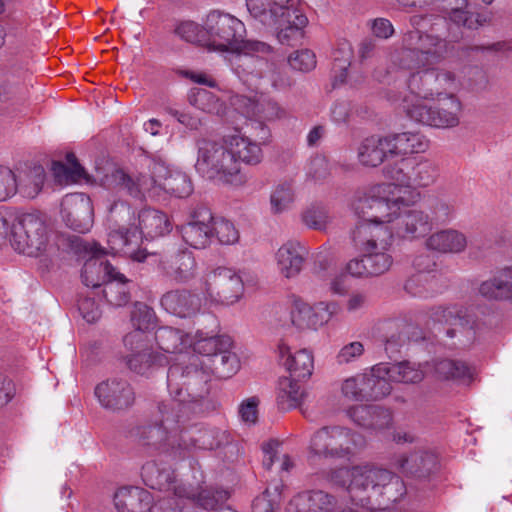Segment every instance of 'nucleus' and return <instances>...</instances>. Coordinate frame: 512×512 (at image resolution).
<instances>
[{
    "label": "nucleus",
    "mask_w": 512,
    "mask_h": 512,
    "mask_svg": "<svg viewBox=\"0 0 512 512\" xmlns=\"http://www.w3.org/2000/svg\"><path fill=\"white\" fill-rule=\"evenodd\" d=\"M304 397V390L295 378L283 377L277 388V404L283 410L296 408Z\"/></svg>",
    "instance_id": "41"
},
{
    "label": "nucleus",
    "mask_w": 512,
    "mask_h": 512,
    "mask_svg": "<svg viewBox=\"0 0 512 512\" xmlns=\"http://www.w3.org/2000/svg\"><path fill=\"white\" fill-rule=\"evenodd\" d=\"M66 162V164L61 162L53 163L52 172L56 182L61 185H67L81 180H88L83 167H81L77 162V159L73 154H68L66 156Z\"/></svg>",
    "instance_id": "42"
},
{
    "label": "nucleus",
    "mask_w": 512,
    "mask_h": 512,
    "mask_svg": "<svg viewBox=\"0 0 512 512\" xmlns=\"http://www.w3.org/2000/svg\"><path fill=\"white\" fill-rule=\"evenodd\" d=\"M94 394L100 405L109 410H121L130 407L135 399L130 384L118 378L108 379L95 387Z\"/></svg>",
    "instance_id": "23"
},
{
    "label": "nucleus",
    "mask_w": 512,
    "mask_h": 512,
    "mask_svg": "<svg viewBox=\"0 0 512 512\" xmlns=\"http://www.w3.org/2000/svg\"><path fill=\"white\" fill-rule=\"evenodd\" d=\"M156 349L153 361L164 365L171 361L173 356L187 355L191 361L190 366L186 367L187 375L191 373L193 368L195 372L198 370V362L200 354L213 353L220 339L216 330L203 332L197 330L194 334L185 332L182 329L164 326L155 332Z\"/></svg>",
    "instance_id": "6"
},
{
    "label": "nucleus",
    "mask_w": 512,
    "mask_h": 512,
    "mask_svg": "<svg viewBox=\"0 0 512 512\" xmlns=\"http://www.w3.org/2000/svg\"><path fill=\"white\" fill-rule=\"evenodd\" d=\"M50 238V230L38 214H22L11 222L10 243L19 253L30 257L40 256L48 250Z\"/></svg>",
    "instance_id": "12"
},
{
    "label": "nucleus",
    "mask_w": 512,
    "mask_h": 512,
    "mask_svg": "<svg viewBox=\"0 0 512 512\" xmlns=\"http://www.w3.org/2000/svg\"><path fill=\"white\" fill-rule=\"evenodd\" d=\"M90 258L85 262L82 270V281L87 287L96 288L105 284L111 277L123 280L124 275L118 272L108 261L103 259L106 253L97 243H87L84 246Z\"/></svg>",
    "instance_id": "20"
},
{
    "label": "nucleus",
    "mask_w": 512,
    "mask_h": 512,
    "mask_svg": "<svg viewBox=\"0 0 512 512\" xmlns=\"http://www.w3.org/2000/svg\"><path fill=\"white\" fill-rule=\"evenodd\" d=\"M330 173V163L324 155L311 157L305 166L306 180L314 184L325 182L329 178Z\"/></svg>",
    "instance_id": "47"
},
{
    "label": "nucleus",
    "mask_w": 512,
    "mask_h": 512,
    "mask_svg": "<svg viewBox=\"0 0 512 512\" xmlns=\"http://www.w3.org/2000/svg\"><path fill=\"white\" fill-rule=\"evenodd\" d=\"M368 306V297L363 292H352L345 301V309L348 314H362Z\"/></svg>",
    "instance_id": "61"
},
{
    "label": "nucleus",
    "mask_w": 512,
    "mask_h": 512,
    "mask_svg": "<svg viewBox=\"0 0 512 512\" xmlns=\"http://www.w3.org/2000/svg\"><path fill=\"white\" fill-rule=\"evenodd\" d=\"M142 478L147 486L152 489L173 491L179 498L193 499L205 509H214L219 499H223L226 494L222 492H212L210 490H202L197 495L187 490L182 485H175L173 472L166 466H160L156 461L146 462L142 467Z\"/></svg>",
    "instance_id": "15"
},
{
    "label": "nucleus",
    "mask_w": 512,
    "mask_h": 512,
    "mask_svg": "<svg viewBox=\"0 0 512 512\" xmlns=\"http://www.w3.org/2000/svg\"><path fill=\"white\" fill-rule=\"evenodd\" d=\"M394 479L389 470L369 463L337 469L330 478L333 484L345 487L352 500L351 506L341 512H372L370 498L381 495Z\"/></svg>",
    "instance_id": "7"
},
{
    "label": "nucleus",
    "mask_w": 512,
    "mask_h": 512,
    "mask_svg": "<svg viewBox=\"0 0 512 512\" xmlns=\"http://www.w3.org/2000/svg\"><path fill=\"white\" fill-rule=\"evenodd\" d=\"M309 510V493L307 492L295 495L285 508V512H308Z\"/></svg>",
    "instance_id": "64"
},
{
    "label": "nucleus",
    "mask_w": 512,
    "mask_h": 512,
    "mask_svg": "<svg viewBox=\"0 0 512 512\" xmlns=\"http://www.w3.org/2000/svg\"><path fill=\"white\" fill-rule=\"evenodd\" d=\"M17 175V193L25 198H35L42 190L45 181V170L42 166L28 167Z\"/></svg>",
    "instance_id": "40"
},
{
    "label": "nucleus",
    "mask_w": 512,
    "mask_h": 512,
    "mask_svg": "<svg viewBox=\"0 0 512 512\" xmlns=\"http://www.w3.org/2000/svg\"><path fill=\"white\" fill-rule=\"evenodd\" d=\"M161 421L153 426L144 428L143 434L149 444L155 446H170L175 444L180 448L215 449L228 440L226 432L214 428H203L182 434L179 420L173 411L160 409Z\"/></svg>",
    "instance_id": "8"
},
{
    "label": "nucleus",
    "mask_w": 512,
    "mask_h": 512,
    "mask_svg": "<svg viewBox=\"0 0 512 512\" xmlns=\"http://www.w3.org/2000/svg\"><path fill=\"white\" fill-rule=\"evenodd\" d=\"M164 273L177 283H187L196 276V262L191 252L181 251L162 263Z\"/></svg>",
    "instance_id": "34"
},
{
    "label": "nucleus",
    "mask_w": 512,
    "mask_h": 512,
    "mask_svg": "<svg viewBox=\"0 0 512 512\" xmlns=\"http://www.w3.org/2000/svg\"><path fill=\"white\" fill-rule=\"evenodd\" d=\"M213 220L212 213L207 208H198L191 215V220L180 226L179 232L186 244L201 249L209 245L212 238L210 226Z\"/></svg>",
    "instance_id": "24"
},
{
    "label": "nucleus",
    "mask_w": 512,
    "mask_h": 512,
    "mask_svg": "<svg viewBox=\"0 0 512 512\" xmlns=\"http://www.w3.org/2000/svg\"><path fill=\"white\" fill-rule=\"evenodd\" d=\"M189 101L193 106L204 112L217 115L228 114L218 97L206 88H193L189 95Z\"/></svg>",
    "instance_id": "45"
},
{
    "label": "nucleus",
    "mask_w": 512,
    "mask_h": 512,
    "mask_svg": "<svg viewBox=\"0 0 512 512\" xmlns=\"http://www.w3.org/2000/svg\"><path fill=\"white\" fill-rule=\"evenodd\" d=\"M282 489V482L269 485L261 495L254 499L252 512H277L281 501Z\"/></svg>",
    "instance_id": "46"
},
{
    "label": "nucleus",
    "mask_w": 512,
    "mask_h": 512,
    "mask_svg": "<svg viewBox=\"0 0 512 512\" xmlns=\"http://www.w3.org/2000/svg\"><path fill=\"white\" fill-rule=\"evenodd\" d=\"M175 33L181 39H183L187 42H191V43L202 42V41L205 42V38H206L203 27L200 28V26L193 21L181 22L175 28Z\"/></svg>",
    "instance_id": "55"
},
{
    "label": "nucleus",
    "mask_w": 512,
    "mask_h": 512,
    "mask_svg": "<svg viewBox=\"0 0 512 512\" xmlns=\"http://www.w3.org/2000/svg\"><path fill=\"white\" fill-rule=\"evenodd\" d=\"M241 63L235 67V73L252 90L265 87L264 81L275 90H281L290 85L287 75L274 64L252 55L239 57Z\"/></svg>",
    "instance_id": "16"
},
{
    "label": "nucleus",
    "mask_w": 512,
    "mask_h": 512,
    "mask_svg": "<svg viewBox=\"0 0 512 512\" xmlns=\"http://www.w3.org/2000/svg\"><path fill=\"white\" fill-rule=\"evenodd\" d=\"M161 305L171 315L190 318L200 311L201 300L187 290H172L162 296Z\"/></svg>",
    "instance_id": "29"
},
{
    "label": "nucleus",
    "mask_w": 512,
    "mask_h": 512,
    "mask_svg": "<svg viewBox=\"0 0 512 512\" xmlns=\"http://www.w3.org/2000/svg\"><path fill=\"white\" fill-rule=\"evenodd\" d=\"M384 174L398 189L416 190L433 185L438 178V167L426 158H403L384 168Z\"/></svg>",
    "instance_id": "13"
},
{
    "label": "nucleus",
    "mask_w": 512,
    "mask_h": 512,
    "mask_svg": "<svg viewBox=\"0 0 512 512\" xmlns=\"http://www.w3.org/2000/svg\"><path fill=\"white\" fill-rule=\"evenodd\" d=\"M419 199L417 190L402 191L388 183L371 184L354 193L349 207L356 221L350 238L361 256L346 264L350 275L368 277L384 274L394 262L395 235L414 240L432 230L433 222L427 212L406 209Z\"/></svg>",
    "instance_id": "1"
},
{
    "label": "nucleus",
    "mask_w": 512,
    "mask_h": 512,
    "mask_svg": "<svg viewBox=\"0 0 512 512\" xmlns=\"http://www.w3.org/2000/svg\"><path fill=\"white\" fill-rule=\"evenodd\" d=\"M416 451L412 453H401L394 457L392 465L395 469L406 474H417L419 473V464Z\"/></svg>",
    "instance_id": "58"
},
{
    "label": "nucleus",
    "mask_w": 512,
    "mask_h": 512,
    "mask_svg": "<svg viewBox=\"0 0 512 512\" xmlns=\"http://www.w3.org/2000/svg\"><path fill=\"white\" fill-rule=\"evenodd\" d=\"M365 353V345L361 341L348 342L340 347L335 355L339 366H346L358 362Z\"/></svg>",
    "instance_id": "50"
},
{
    "label": "nucleus",
    "mask_w": 512,
    "mask_h": 512,
    "mask_svg": "<svg viewBox=\"0 0 512 512\" xmlns=\"http://www.w3.org/2000/svg\"><path fill=\"white\" fill-rule=\"evenodd\" d=\"M446 50L444 38L415 28L405 33L400 48L389 54L387 70L375 73L377 81L391 83L397 78L394 74L408 72L399 107L411 121L443 130L457 127L463 113L457 75L448 69L427 67L429 56L440 57Z\"/></svg>",
    "instance_id": "2"
},
{
    "label": "nucleus",
    "mask_w": 512,
    "mask_h": 512,
    "mask_svg": "<svg viewBox=\"0 0 512 512\" xmlns=\"http://www.w3.org/2000/svg\"><path fill=\"white\" fill-rule=\"evenodd\" d=\"M79 310L88 323H94L101 317L99 306L93 299L85 298L79 304Z\"/></svg>",
    "instance_id": "63"
},
{
    "label": "nucleus",
    "mask_w": 512,
    "mask_h": 512,
    "mask_svg": "<svg viewBox=\"0 0 512 512\" xmlns=\"http://www.w3.org/2000/svg\"><path fill=\"white\" fill-rule=\"evenodd\" d=\"M340 310L336 301H320L315 305L296 299L291 310V321L301 330L318 331L326 326Z\"/></svg>",
    "instance_id": "17"
},
{
    "label": "nucleus",
    "mask_w": 512,
    "mask_h": 512,
    "mask_svg": "<svg viewBox=\"0 0 512 512\" xmlns=\"http://www.w3.org/2000/svg\"><path fill=\"white\" fill-rule=\"evenodd\" d=\"M290 66L299 71L307 72L316 67V56L309 49L295 51L289 57Z\"/></svg>",
    "instance_id": "56"
},
{
    "label": "nucleus",
    "mask_w": 512,
    "mask_h": 512,
    "mask_svg": "<svg viewBox=\"0 0 512 512\" xmlns=\"http://www.w3.org/2000/svg\"><path fill=\"white\" fill-rule=\"evenodd\" d=\"M357 160L365 167H378L392 157L388 136H370L362 140L357 147Z\"/></svg>",
    "instance_id": "28"
},
{
    "label": "nucleus",
    "mask_w": 512,
    "mask_h": 512,
    "mask_svg": "<svg viewBox=\"0 0 512 512\" xmlns=\"http://www.w3.org/2000/svg\"><path fill=\"white\" fill-rule=\"evenodd\" d=\"M368 26L371 33L378 39L387 40L395 33L393 24L386 18L379 17L372 19L368 22Z\"/></svg>",
    "instance_id": "60"
},
{
    "label": "nucleus",
    "mask_w": 512,
    "mask_h": 512,
    "mask_svg": "<svg viewBox=\"0 0 512 512\" xmlns=\"http://www.w3.org/2000/svg\"><path fill=\"white\" fill-rule=\"evenodd\" d=\"M366 446L363 435L343 426H325L310 440V454L329 459H351Z\"/></svg>",
    "instance_id": "11"
},
{
    "label": "nucleus",
    "mask_w": 512,
    "mask_h": 512,
    "mask_svg": "<svg viewBox=\"0 0 512 512\" xmlns=\"http://www.w3.org/2000/svg\"><path fill=\"white\" fill-rule=\"evenodd\" d=\"M95 178L107 189L126 191L134 198L158 197L162 191L178 198H184L193 191L192 182L187 174L178 170H170L163 163L153 164L151 177L127 174L122 169L109 167L105 174L97 169Z\"/></svg>",
    "instance_id": "4"
},
{
    "label": "nucleus",
    "mask_w": 512,
    "mask_h": 512,
    "mask_svg": "<svg viewBox=\"0 0 512 512\" xmlns=\"http://www.w3.org/2000/svg\"><path fill=\"white\" fill-rule=\"evenodd\" d=\"M126 358L129 369L138 374H145L148 371V369L154 364L159 365V363L153 361L155 358L154 350L137 353L130 352V354H128Z\"/></svg>",
    "instance_id": "53"
},
{
    "label": "nucleus",
    "mask_w": 512,
    "mask_h": 512,
    "mask_svg": "<svg viewBox=\"0 0 512 512\" xmlns=\"http://www.w3.org/2000/svg\"><path fill=\"white\" fill-rule=\"evenodd\" d=\"M17 175L8 166L0 165V202L17 194Z\"/></svg>",
    "instance_id": "52"
},
{
    "label": "nucleus",
    "mask_w": 512,
    "mask_h": 512,
    "mask_svg": "<svg viewBox=\"0 0 512 512\" xmlns=\"http://www.w3.org/2000/svg\"><path fill=\"white\" fill-rule=\"evenodd\" d=\"M277 272L286 279L297 277L304 263V248L300 243L288 241L282 244L274 254Z\"/></svg>",
    "instance_id": "27"
},
{
    "label": "nucleus",
    "mask_w": 512,
    "mask_h": 512,
    "mask_svg": "<svg viewBox=\"0 0 512 512\" xmlns=\"http://www.w3.org/2000/svg\"><path fill=\"white\" fill-rule=\"evenodd\" d=\"M156 315L146 304L137 302L131 312V323L135 329L148 331L155 325Z\"/></svg>",
    "instance_id": "51"
},
{
    "label": "nucleus",
    "mask_w": 512,
    "mask_h": 512,
    "mask_svg": "<svg viewBox=\"0 0 512 512\" xmlns=\"http://www.w3.org/2000/svg\"><path fill=\"white\" fill-rule=\"evenodd\" d=\"M433 375L439 381L454 385H469L473 380V372L464 362L453 359L437 361L433 366Z\"/></svg>",
    "instance_id": "35"
},
{
    "label": "nucleus",
    "mask_w": 512,
    "mask_h": 512,
    "mask_svg": "<svg viewBox=\"0 0 512 512\" xmlns=\"http://www.w3.org/2000/svg\"><path fill=\"white\" fill-rule=\"evenodd\" d=\"M211 222L212 236L215 235L221 244L233 245L238 242L239 232L231 221L223 218H213Z\"/></svg>",
    "instance_id": "49"
},
{
    "label": "nucleus",
    "mask_w": 512,
    "mask_h": 512,
    "mask_svg": "<svg viewBox=\"0 0 512 512\" xmlns=\"http://www.w3.org/2000/svg\"><path fill=\"white\" fill-rule=\"evenodd\" d=\"M230 104L243 117L260 122H274L286 116L285 109L271 99L260 101L244 95H234L230 98Z\"/></svg>",
    "instance_id": "21"
},
{
    "label": "nucleus",
    "mask_w": 512,
    "mask_h": 512,
    "mask_svg": "<svg viewBox=\"0 0 512 512\" xmlns=\"http://www.w3.org/2000/svg\"><path fill=\"white\" fill-rule=\"evenodd\" d=\"M60 215L68 228L79 233L88 232L94 222L91 199L83 193L66 195L61 202Z\"/></svg>",
    "instance_id": "19"
},
{
    "label": "nucleus",
    "mask_w": 512,
    "mask_h": 512,
    "mask_svg": "<svg viewBox=\"0 0 512 512\" xmlns=\"http://www.w3.org/2000/svg\"><path fill=\"white\" fill-rule=\"evenodd\" d=\"M393 156L399 154L423 153L429 147V141L420 133L403 132L389 135Z\"/></svg>",
    "instance_id": "39"
},
{
    "label": "nucleus",
    "mask_w": 512,
    "mask_h": 512,
    "mask_svg": "<svg viewBox=\"0 0 512 512\" xmlns=\"http://www.w3.org/2000/svg\"><path fill=\"white\" fill-rule=\"evenodd\" d=\"M417 273L413 275L406 283V289L414 294H422L421 290H417L418 286H422L425 291H434V282L436 280L435 263L428 256H420L414 261Z\"/></svg>",
    "instance_id": "38"
},
{
    "label": "nucleus",
    "mask_w": 512,
    "mask_h": 512,
    "mask_svg": "<svg viewBox=\"0 0 512 512\" xmlns=\"http://www.w3.org/2000/svg\"><path fill=\"white\" fill-rule=\"evenodd\" d=\"M259 398L256 396L244 399L239 406V415L243 422L255 424L258 418Z\"/></svg>",
    "instance_id": "59"
},
{
    "label": "nucleus",
    "mask_w": 512,
    "mask_h": 512,
    "mask_svg": "<svg viewBox=\"0 0 512 512\" xmlns=\"http://www.w3.org/2000/svg\"><path fill=\"white\" fill-rule=\"evenodd\" d=\"M225 137L229 150L238 164V169L241 170V164L256 166L263 161L262 146L268 143V137L262 141H256L239 129L226 133Z\"/></svg>",
    "instance_id": "22"
},
{
    "label": "nucleus",
    "mask_w": 512,
    "mask_h": 512,
    "mask_svg": "<svg viewBox=\"0 0 512 512\" xmlns=\"http://www.w3.org/2000/svg\"><path fill=\"white\" fill-rule=\"evenodd\" d=\"M124 346L130 352H148L154 350L152 347L147 346L146 331L135 329L124 336Z\"/></svg>",
    "instance_id": "57"
},
{
    "label": "nucleus",
    "mask_w": 512,
    "mask_h": 512,
    "mask_svg": "<svg viewBox=\"0 0 512 512\" xmlns=\"http://www.w3.org/2000/svg\"><path fill=\"white\" fill-rule=\"evenodd\" d=\"M298 0H246L250 16L262 25L276 31L282 44L290 45L303 36L307 17L294 11Z\"/></svg>",
    "instance_id": "9"
},
{
    "label": "nucleus",
    "mask_w": 512,
    "mask_h": 512,
    "mask_svg": "<svg viewBox=\"0 0 512 512\" xmlns=\"http://www.w3.org/2000/svg\"><path fill=\"white\" fill-rule=\"evenodd\" d=\"M278 356L281 364L289 371L292 378H309L314 369L313 353L308 349L292 350L285 343L278 345Z\"/></svg>",
    "instance_id": "26"
},
{
    "label": "nucleus",
    "mask_w": 512,
    "mask_h": 512,
    "mask_svg": "<svg viewBox=\"0 0 512 512\" xmlns=\"http://www.w3.org/2000/svg\"><path fill=\"white\" fill-rule=\"evenodd\" d=\"M417 456H420L418 459L419 464V476H425L431 471L435 470L437 467V455L430 450H417Z\"/></svg>",
    "instance_id": "62"
},
{
    "label": "nucleus",
    "mask_w": 512,
    "mask_h": 512,
    "mask_svg": "<svg viewBox=\"0 0 512 512\" xmlns=\"http://www.w3.org/2000/svg\"><path fill=\"white\" fill-rule=\"evenodd\" d=\"M131 216L129 205L115 200L107 205V243L114 253H122L137 262L154 257L144 249H136L141 239L153 240L169 234L172 223L168 216L156 209H142L137 218Z\"/></svg>",
    "instance_id": "3"
},
{
    "label": "nucleus",
    "mask_w": 512,
    "mask_h": 512,
    "mask_svg": "<svg viewBox=\"0 0 512 512\" xmlns=\"http://www.w3.org/2000/svg\"><path fill=\"white\" fill-rule=\"evenodd\" d=\"M353 58V49L349 42L339 43L337 49L333 53L332 67V85L339 87L343 84H349L354 87L362 81V76L357 74L355 77L348 72V68Z\"/></svg>",
    "instance_id": "32"
},
{
    "label": "nucleus",
    "mask_w": 512,
    "mask_h": 512,
    "mask_svg": "<svg viewBox=\"0 0 512 512\" xmlns=\"http://www.w3.org/2000/svg\"><path fill=\"white\" fill-rule=\"evenodd\" d=\"M22 83L13 73L0 79V117H13L22 104Z\"/></svg>",
    "instance_id": "30"
},
{
    "label": "nucleus",
    "mask_w": 512,
    "mask_h": 512,
    "mask_svg": "<svg viewBox=\"0 0 512 512\" xmlns=\"http://www.w3.org/2000/svg\"><path fill=\"white\" fill-rule=\"evenodd\" d=\"M201 290L206 301L228 307L243 297L244 283L236 270L221 266L205 274Z\"/></svg>",
    "instance_id": "14"
},
{
    "label": "nucleus",
    "mask_w": 512,
    "mask_h": 512,
    "mask_svg": "<svg viewBox=\"0 0 512 512\" xmlns=\"http://www.w3.org/2000/svg\"><path fill=\"white\" fill-rule=\"evenodd\" d=\"M429 365L422 366L410 361L379 363L374 366L375 375L387 381L401 383L420 382L428 372ZM391 386V384H389Z\"/></svg>",
    "instance_id": "25"
},
{
    "label": "nucleus",
    "mask_w": 512,
    "mask_h": 512,
    "mask_svg": "<svg viewBox=\"0 0 512 512\" xmlns=\"http://www.w3.org/2000/svg\"><path fill=\"white\" fill-rule=\"evenodd\" d=\"M434 321L453 326L473 328L476 325L474 315L468 309L457 306L437 308L432 314Z\"/></svg>",
    "instance_id": "43"
},
{
    "label": "nucleus",
    "mask_w": 512,
    "mask_h": 512,
    "mask_svg": "<svg viewBox=\"0 0 512 512\" xmlns=\"http://www.w3.org/2000/svg\"><path fill=\"white\" fill-rule=\"evenodd\" d=\"M205 44L209 49L217 52L231 53V65L235 67L241 63L239 57L254 53H268L271 47L261 41L244 40L246 28L244 23L232 14L213 10L209 12L203 22Z\"/></svg>",
    "instance_id": "5"
},
{
    "label": "nucleus",
    "mask_w": 512,
    "mask_h": 512,
    "mask_svg": "<svg viewBox=\"0 0 512 512\" xmlns=\"http://www.w3.org/2000/svg\"><path fill=\"white\" fill-rule=\"evenodd\" d=\"M302 220L307 227L322 231L327 228L331 218L324 208L312 207L303 213Z\"/></svg>",
    "instance_id": "54"
},
{
    "label": "nucleus",
    "mask_w": 512,
    "mask_h": 512,
    "mask_svg": "<svg viewBox=\"0 0 512 512\" xmlns=\"http://www.w3.org/2000/svg\"><path fill=\"white\" fill-rule=\"evenodd\" d=\"M114 503L119 512H143L150 506L151 495L139 487H123L115 493Z\"/></svg>",
    "instance_id": "37"
},
{
    "label": "nucleus",
    "mask_w": 512,
    "mask_h": 512,
    "mask_svg": "<svg viewBox=\"0 0 512 512\" xmlns=\"http://www.w3.org/2000/svg\"><path fill=\"white\" fill-rule=\"evenodd\" d=\"M342 395L351 401L377 400L391 392V386L375 375L374 366L369 373L357 374L345 379Z\"/></svg>",
    "instance_id": "18"
},
{
    "label": "nucleus",
    "mask_w": 512,
    "mask_h": 512,
    "mask_svg": "<svg viewBox=\"0 0 512 512\" xmlns=\"http://www.w3.org/2000/svg\"><path fill=\"white\" fill-rule=\"evenodd\" d=\"M127 282L126 277L124 279H118L111 277L105 283L104 296L107 301L114 306H123L129 301V292L125 285Z\"/></svg>",
    "instance_id": "48"
},
{
    "label": "nucleus",
    "mask_w": 512,
    "mask_h": 512,
    "mask_svg": "<svg viewBox=\"0 0 512 512\" xmlns=\"http://www.w3.org/2000/svg\"><path fill=\"white\" fill-rule=\"evenodd\" d=\"M478 292L488 300H512V266L497 270L479 285Z\"/></svg>",
    "instance_id": "31"
},
{
    "label": "nucleus",
    "mask_w": 512,
    "mask_h": 512,
    "mask_svg": "<svg viewBox=\"0 0 512 512\" xmlns=\"http://www.w3.org/2000/svg\"><path fill=\"white\" fill-rule=\"evenodd\" d=\"M217 350L218 348L211 354H200L205 357V361L199 360L198 366L201 365V369L206 373L211 372L219 377L228 378L238 371L239 359L233 352L224 351L218 354Z\"/></svg>",
    "instance_id": "36"
},
{
    "label": "nucleus",
    "mask_w": 512,
    "mask_h": 512,
    "mask_svg": "<svg viewBox=\"0 0 512 512\" xmlns=\"http://www.w3.org/2000/svg\"><path fill=\"white\" fill-rule=\"evenodd\" d=\"M294 198L295 193L291 182L284 181L274 185L269 196L270 212L279 215L288 211Z\"/></svg>",
    "instance_id": "44"
},
{
    "label": "nucleus",
    "mask_w": 512,
    "mask_h": 512,
    "mask_svg": "<svg viewBox=\"0 0 512 512\" xmlns=\"http://www.w3.org/2000/svg\"><path fill=\"white\" fill-rule=\"evenodd\" d=\"M467 236L453 228H447L431 234L426 240V246L430 250L440 253L459 254L466 250Z\"/></svg>",
    "instance_id": "33"
},
{
    "label": "nucleus",
    "mask_w": 512,
    "mask_h": 512,
    "mask_svg": "<svg viewBox=\"0 0 512 512\" xmlns=\"http://www.w3.org/2000/svg\"><path fill=\"white\" fill-rule=\"evenodd\" d=\"M194 168L199 175L226 185L238 187L247 181L229 150L225 134L216 140L197 142Z\"/></svg>",
    "instance_id": "10"
}]
</instances>
